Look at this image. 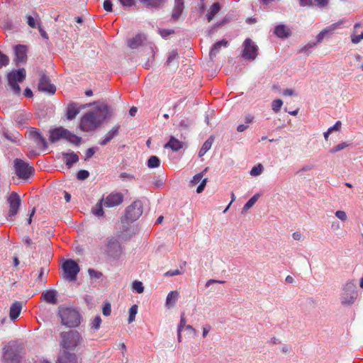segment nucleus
I'll use <instances>...</instances> for the list:
<instances>
[{
	"label": "nucleus",
	"mask_w": 363,
	"mask_h": 363,
	"mask_svg": "<svg viewBox=\"0 0 363 363\" xmlns=\"http://www.w3.org/2000/svg\"><path fill=\"white\" fill-rule=\"evenodd\" d=\"M112 116L111 107L108 104H102L84 114L80 121L79 128L84 132L93 131Z\"/></svg>",
	"instance_id": "obj_1"
},
{
	"label": "nucleus",
	"mask_w": 363,
	"mask_h": 363,
	"mask_svg": "<svg viewBox=\"0 0 363 363\" xmlns=\"http://www.w3.org/2000/svg\"><path fill=\"white\" fill-rule=\"evenodd\" d=\"M58 315L62 324L68 328H76L81 323L82 316L78 311L71 307H59Z\"/></svg>",
	"instance_id": "obj_2"
},
{
	"label": "nucleus",
	"mask_w": 363,
	"mask_h": 363,
	"mask_svg": "<svg viewBox=\"0 0 363 363\" xmlns=\"http://www.w3.org/2000/svg\"><path fill=\"white\" fill-rule=\"evenodd\" d=\"M60 139H65L76 145H79L82 142V138L77 136L67 129L62 127L50 130L49 140L52 143H55Z\"/></svg>",
	"instance_id": "obj_3"
},
{
	"label": "nucleus",
	"mask_w": 363,
	"mask_h": 363,
	"mask_svg": "<svg viewBox=\"0 0 363 363\" xmlns=\"http://www.w3.org/2000/svg\"><path fill=\"white\" fill-rule=\"evenodd\" d=\"M60 345L66 350H74L82 342V337L76 330L62 332Z\"/></svg>",
	"instance_id": "obj_4"
},
{
	"label": "nucleus",
	"mask_w": 363,
	"mask_h": 363,
	"mask_svg": "<svg viewBox=\"0 0 363 363\" xmlns=\"http://www.w3.org/2000/svg\"><path fill=\"white\" fill-rule=\"evenodd\" d=\"M22 347L16 341H11L4 350L3 359L6 363H19Z\"/></svg>",
	"instance_id": "obj_5"
},
{
	"label": "nucleus",
	"mask_w": 363,
	"mask_h": 363,
	"mask_svg": "<svg viewBox=\"0 0 363 363\" xmlns=\"http://www.w3.org/2000/svg\"><path fill=\"white\" fill-rule=\"evenodd\" d=\"M358 296L357 286L353 281H348L343 287L341 303L345 306L352 305Z\"/></svg>",
	"instance_id": "obj_6"
},
{
	"label": "nucleus",
	"mask_w": 363,
	"mask_h": 363,
	"mask_svg": "<svg viewBox=\"0 0 363 363\" xmlns=\"http://www.w3.org/2000/svg\"><path fill=\"white\" fill-rule=\"evenodd\" d=\"M26 72L24 68L13 70L7 74L9 84L16 95L20 94L21 91L18 82H22L26 79Z\"/></svg>",
	"instance_id": "obj_7"
},
{
	"label": "nucleus",
	"mask_w": 363,
	"mask_h": 363,
	"mask_svg": "<svg viewBox=\"0 0 363 363\" xmlns=\"http://www.w3.org/2000/svg\"><path fill=\"white\" fill-rule=\"evenodd\" d=\"M13 167L16 174L20 179H27L33 174L34 168L21 159H15Z\"/></svg>",
	"instance_id": "obj_8"
},
{
	"label": "nucleus",
	"mask_w": 363,
	"mask_h": 363,
	"mask_svg": "<svg viewBox=\"0 0 363 363\" xmlns=\"http://www.w3.org/2000/svg\"><path fill=\"white\" fill-rule=\"evenodd\" d=\"M63 277L69 281H74L79 272V264L73 259H66L62 265Z\"/></svg>",
	"instance_id": "obj_9"
},
{
	"label": "nucleus",
	"mask_w": 363,
	"mask_h": 363,
	"mask_svg": "<svg viewBox=\"0 0 363 363\" xmlns=\"http://www.w3.org/2000/svg\"><path fill=\"white\" fill-rule=\"evenodd\" d=\"M143 203L138 200L134 201L125 209V218L128 222L137 220L143 214Z\"/></svg>",
	"instance_id": "obj_10"
},
{
	"label": "nucleus",
	"mask_w": 363,
	"mask_h": 363,
	"mask_svg": "<svg viewBox=\"0 0 363 363\" xmlns=\"http://www.w3.org/2000/svg\"><path fill=\"white\" fill-rule=\"evenodd\" d=\"M106 252L109 257L118 259L123 253V247L119 240L113 237L108 238Z\"/></svg>",
	"instance_id": "obj_11"
},
{
	"label": "nucleus",
	"mask_w": 363,
	"mask_h": 363,
	"mask_svg": "<svg viewBox=\"0 0 363 363\" xmlns=\"http://www.w3.org/2000/svg\"><path fill=\"white\" fill-rule=\"evenodd\" d=\"M257 45L250 38L245 39L243 43L242 57L245 60H254L257 56Z\"/></svg>",
	"instance_id": "obj_12"
},
{
	"label": "nucleus",
	"mask_w": 363,
	"mask_h": 363,
	"mask_svg": "<svg viewBox=\"0 0 363 363\" xmlns=\"http://www.w3.org/2000/svg\"><path fill=\"white\" fill-rule=\"evenodd\" d=\"M8 202L9 204V211L7 219L13 220V218L18 213L21 205L20 196L17 193L13 191L10 194Z\"/></svg>",
	"instance_id": "obj_13"
},
{
	"label": "nucleus",
	"mask_w": 363,
	"mask_h": 363,
	"mask_svg": "<svg viewBox=\"0 0 363 363\" xmlns=\"http://www.w3.org/2000/svg\"><path fill=\"white\" fill-rule=\"evenodd\" d=\"M38 90L49 94H54L56 91V87L50 82L49 77L42 73L39 79Z\"/></svg>",
	"instance_id": "obj_14"
},
{
	"label": "nucleus",
	"mask_w": 363,
	"mask_h": 363,
	"mask_svg": "<svg viewBox=\"0 0 363 363\" xmlns=\"http://www.w3.org/2000/svg\"><path fill=\"white\" fill-rule=\"evenodd\" d=\"M123 201V195L120 192H112L104 200L105 207L111 208L120 205Z\"/></svg>",
	"instance_id": "obj_15"
},
{
	"label": "nucleus",
	"mask_w": 363,
	"mask_h": 363,
	"mask_svg": "<svg viewBox=\"0 0 363 363\" xmlns=\"http://www.w3.org/2000/svg\"><path fill=\"white\" fill-rule=\"evenodd\" d=\"M30 137L35 141L37 146L43 150L48 148V145L46 139L41 135V133L35 128L30 131Z\"/></svg>",
	"instance_id": "obj_16"
},
{
	"label": "nucleus",
	"mask_w": 363,
	"mask_h": 363,
	"mask_svg": "<svg viewBox=\"0 0 363 363\" xmlns=\"http://www.w3.org/2000/svg\"><path fill=\"white\" fill-rule=\"evenodd\" d=\"M56 363H79V361L75 353L63 350L60 352Z\"/></svg>",
	"instance_id": "obj_17"
},
{
	"label": "nucleus",
	"mask_w": 363,
	"mask_h": 363,
	"mask_svg": "<svg viewBox=\"0 0 363 363\" xmlns=\"http://www.w3.org/2000/svg\"><path fill=\"white\" fill-rule=\"evenodd\" d=\"M27 48L26 46L23 45H16L14 48L16 64L18 65L21 63L26 62L27 60Z\"/></svg>",
	"instance_id": "obj_18"
},
{
	"label": "nucleus",
	"mask_w": 363,
	"mask_h": 363,
	"mask_svg": "<svg viewBox=\"0 0 363 363\" xmlns=\"http://www.w3.org/2000/svg\"><path fill=\"white\" fill-rule=\"evenodd\" d=\"M146 40V35L143 33H138L134 38L127 40L128 46L131 49H137L144 45Z\"/></svg>",
	"instance_id": "obj_19"
},
{
	"label": "nucleus",
	"mask_w": 363,
	"mask_h": 363,
	"mask_svg": "<svg viewBox=\"0 0 363 363\" xmlns=\"http://www.w3.org/2000/svg\"><path fill=\"white\" fill-rule=\"evenodd\" d=\"M57 292L54 289L45 290L42 293L41 298L48 303L55 305L57 303Z\"/></svg>",
	"instance_id": "obj_20"
},
{
	"label": "nucleus",
	"mask_w": 363,
	"mask_h": 363,
	"mask_svg": "<svg viewBox=\"0 0 363 363\" xmlns=\"http://www.w3.org/2000/svg\"><path fill=\"white\" fill-rule=\"evenodd\" d=\"M119 129V125L113 126L112 129L106 134L104 138L99 141V145L101 146L107 145L113 138L118 135Z\"/></svg>",
	"instance_id": "obj_21"
},
{
	"label": "nucleus",
	"mask_w": 363,
	"mask_h": 363,
	"mask_svg": "<svg viewBox=\"0 0 363 363\" xmlns=\"http://www.w3.org/2000/svg\"><path fill=\"white\" fill-rule=\"evenodd\" d=\"M337 26L338 23H333L330 26H328L323 30H321L316 36L315 43H317V44L320 43L325 37L331 35L333 33V31L337 28Z\"/></svg>",
	"instance_id": "obj_22"
},
{
	"label": "nucleus",
	"mask_w": 363,
	"mask_h": 363,
	"mask_svg": "<svg viewBox=\"0 0 363 363\" xmlns=\"http://www.w3.org/2000/svg\"><path fill=\"white\" fill-rule=\"evenodd\" d=\"M184 8V0H174V5L172 13V18L177 21L182 15Z\"/></svg>",
	"instance_id": "obj_23"
},
{
	"label": "nucleus",
	"mask_w": 363,
	"mask_h": 363,
	"mask_svg": "<svg viewBox=\"0 0 363 363\" xmlns=\"http://www.w3.org/2000/svg\"><path fill=\"white\" fill-rule=\"evenodd\" d=\"M80 108L77 103L70 102L67 107L66 116L69 121L73 120L78 115Z\"/></svg>",
	"instance_id": "obj_24"
},
{
	"label": "nucleus",
	"mask_w": 363,
	"mask_h": 363,
	"mask_svg": "<svg viewBox=\"0 0 363 363\" xmlns=\"http://www.w3.org/2000/svg\"><path fill=\"white\" fill-rule=\"evenodd\" d=\"M22 310V303L20 301H15L10 307L9 317L11 320L16 319Z\"/></svg>",
	"instance_id": "obj_25"
},
{
	"label": "nucleus",
	"mask_w": 363,
	"mask_h": 363,
	"mask_svg": "<svg viewBox=\"0 0 363 363\" xmlns=\"http://www.w3.org/2000/svg\"><path fill=\"white\" fill-rule=\"evenodd\" d=\"M274 33L279 38H286L291 34L290 29L284 24L277 26Z\"/></svg>",
	"instance_id": "obj_26"
},
{
	"label": "nucleus",
	"mask_w": 363,
	"mask_h": 363,
	"mask_svg": "<svg viewBox=\"0 0 363 363\" xmlns=\"http://www.w3.org/2000/svg\"><path fill=\"white\" fill-rule=\"evenodd\" d=\"M62 155L68 168H70L74 163L79 161L78 155L74 152L69 153L62 152Z\"/></svg>",
	"instance_id": "obj_27"
},
{
	"label": "nucleus",
	"mask_w": 363,
	"mask_h": 363,
	"mask_svg": "<svg viewBox=\"0 0 363 363\" xmlns=\"http://www.w3.org/2000/svg\"><path fill=\"white\" fill-rule=\"evenodd\" d=\"M228 45V42L225 39L216 42L215 44H213V45L211 48L210 53H209L210 57L211 59L215 57L216 56V55L220 52L221 47L222 46L227 47Z\"/></svg>",
	"instance_id": "obj_28"
},
{
	"label": "nucleus",
	"mask_w": 363,
	"mask_h": 363,
	"mask_svg": "<svg viewBox=\"0 0 363 363\" xmlns=\"http://www.w3.org/2000/svg\"><path fill=\"white\" fill-rule=\"evenodd\" d=\"M183 147V143L174 137L172 136L169 142L164 145V148H170L173 151H179Z\"/></svg>",
	"instance_id": "obj_29"
},
{
	"label": "nucleus",
	"mask_w": 363,
	"mask_h": 363,
	"mask_svg": "<svg viewBox=\"0 0 363 363\" xmlns=\"http://www.w3.org/2000/svg\"><path fill=\"white\" fill-rule=\"evenodd\" d=\"M220 10V5L218 2L212 4L206 14V18L208 22H211L213 18Z\"/></svg>",
	"instance_id": "obj_30"
},
{
	"label": "nucleus",
	"mask_w": 363,
	"mask_h": 363,
	"mask_svg": "<svg viewBox=\"0 0 363 363\" xmlns=\"http://www.w3.org/2000/svg\"><path fill=\"white\" fill-rule=\"evenodd\" d=\"M144 4L147 9H159L165 0H139Z\"/></svg>",
	"instance_id": "obj_31"
},
{
	"label": "nucleus",
	"mask_w": 363,
	"mask_h": 363,
	"mask_svg": "<svg viewBox=\"0 0 363 363\" xmlns=\"http://www.w3.org/2000/svg\"><path fill=\"white\" fill-rule=\"evenodd\" d=\"M104 198L102 197L99 201L96 203V204L92 208L91 212L94 215H95L97 217H101L104 216V209L103 206L104 204Z\"/></svg>",
	"instance_id": "obj_32"
},
{
	"label": "nucleus",
	"mask_w": 363,
	"mask_h": 363,
	"mask_svg": "<svg viewBox=\"0 0 363 363\" xmlns=\"http://www.w3.org/2000/svg\"><path fill=\"white\" fill-rule=\"evenodd\" d=\"M179 298V293L176 291H170L166 298V306L169 308L175 304Z\"/></svg>",
	"instance_id": "obj_33"
},
{
	"label": "nucleus",
	"mask_w": 363,
	"mask_h": 363,
	"mask_svg": "<svg viewBox=\"0 0 363 363\" xmlns=\"http://www.w3.org/2000/svg\"><path fill=\"white\" fill-rule=\"evenodd\" d=\"M213 142V137H210L208 140H206L204 142L199 152V156L200 157H203L207 152V151H208L211 149Z\"/></svg>",
	"instance_id": "obj_34"
},
{
	"label": "nucleus",
	"mask_w": 363,
	"mask_h": 363,
	"mask_svg": "<svg viewBox=\"0 0 363 363\" xmlns=\"http://www.w3.org/2000/svg\"><path fill=\"white\" fill-rule=\"evenodd\" d=\"M259 197V195L257 194H255L254 196H252L247 201V203L244 205V206L242 208V213H243L244 212H245L247 210H249L251 207H252L254 206V204L256 203V201H257Z\"/></svg>",
	"instance_id": "obj_35"
},
{
	"label": "nucleus",
	"mask_w": 363,
	"mask_h": 363,
	"mask_svg": "<svg viewBox=\"0 0 363 363\" xmlns=\"http://www.w3.org/2000/svg\"><path fill=\"white\" fill-rule=\"evenodd\" d=\"M4 137L11 141L13 143H18L20 141V139L21 138V135L18 132H16L14 133H9L7 132H5L4 133Z\"/></svg>",
	"instance_id": "obj_36"
},
{
	"label": "nucleus",
	"mask_w": 363,
	"mask_h": 363,
	"mask_svg": "<svg viewBox=\"0 0 363 363\" xmlns=\"http://www.w3.org/2000/svg\"><path fill=\"white\" fill-rule=\"evenodd\" d=\"M147 164L149 168H157L160 165V160L158 157L152 155L148 159Z\"/></svg>",
	"instance_id": "obj_37"
},
{
	"label": "nucleus",
	"mask_w": 363,
	"mask_h": 363,
	"mask_svg": "<svg viewBox=\"0 0 363 363\" xmlns=\"http://www.w3.org/2000/svg\"><path fill=\"white\" fill-rule=\"evenodd\" d=\"M101 323V317L99 315L96 316L90 323L91 329H92L94 331H97L100 328Z\"/></svg>",
	"instance_id": "obj_38"
},
{
	"label": "nucleus",
	"mask_w": 363,
	"mask_h": 363,
	"mask_svg": "<svg viewBox=\"0 0 363 363\" xmlns=\"http://www.w3.org/2000/svg\"><path fill=\"white\" fill-rule=\"evenodd\" d=\"M138 313V306L133 305L129 309V316H128V323H130L133 322L135 319V315Z\"/></svg>",
	"instance_id": "obj_39"
},
{
	"label": "nucleus",
	"mask_w": 363,
	"mask_h": 363,
	"mask_svg": "<svg viewBox=\"0 0 363 363\" xmlns=\"http://www.w3.org/2000/svg\"><path fill=\"white\" fill-rule=\"evenodd\" d=\"M207 170H208V168L206 167L203 172L194 175L190 182L191 185L197 184L202 179L204 174L207 172Z\"/></svg>",
	"instance_id": "obj_40"
},
{
	"label": "nucleus",
	"mask_w": 363,
	"mask_h": 363,
	"mask_svg": "<svg viewBox=\"0 0 363 363\" xmlns=\"http://www.w3.org/2000/svg\"><path fill=\"white\" fill-rule=\"evenodd\" d=\"M282 105L283 101L281 99H275L272 103V108L275 113H278L280 111Z\"/></svg>",
	"instance_id": "obj_41"
},
{
	"label": "nucleus",
	"mask_w": 363,
	"mask_h": 363,
	"mask_svg": "<svg viewBox=\"0 0 363 363\" xmlns=\"http://www.w3.org/2000/svg\"><path fill=\"white\" fill-rule=\"evenodd\" d=\"M132 288L138 294H141L144 291V286L143 285V283L140 281H133Z\"/></svg>",
	"instance_id": "obj_42"
},
{
	"label": "nucleus",
	"mask_w": 363,
	"mask_h": 363,
	"mask_svg": "<svg viewBox=\"0 0 363 363\" xmlns=\"http://www.w3.org/2000/svg\"><path fill=\"white\" fill-rule=\"evenodd\" d=\"M263 171V166L261 164H259L257 166H254L250 170V174L252 176H258L262 174Z\"/></svg>",
	"instance_id": "obj_43"
},
{
	"label": "nucleus",
	"mask_w": 363,
	"mask_h": 363,
	"mask_svg": "<svg viewBox=\"0 0 363 363\" xmlns=\"http://www.w3.org/2000/svg\"><path fill=\"white\" fill-rule=\"evenodd\" d=\"M349 146V144L345 143V142H343V143H340L339 145L335 146L334 147H333L330 152L331 153H335V152H339L345 148H346L347 147Z\"/></svg>",
	"instance_id": "obj_44"
},
{
	"label": "nucleus",
	"mask_w": 363,
	"mask_h": 363,
	"mask_svg": "<svg viewBox=\"0 0 363 363\" xmlns=\"http://www.w3.org/2000/svg\"><path fill=\"white\" fill-rule=\"evenodd\" d=\"M9 62V59L7 55H4L0 50V68L6 66Z\"/></svg>",
	"instance_id": "obj_45"
},
{
	"label": "nucleus",
	"mask_w": 363,
	"mask_h": 363,
	"mask_svg": "<svg viewBox=\"0 0 363 363\" xmlns=\"http://www.w3.org/2000/svg\"><path fill=\"white\" fill-rule=\"evenodd\" d=\"M89 176V173L87 170L82 169L79 170L77 174V177L79 180H84Z\"/></svg>",
	"instance_id": "obj_46"
},
{
	"label": "nucleus",
	"mask_w": 363,
	"mask_h": 363,
	"mask_svg": "<svg viewBox=\"0 0 363 363\" xmlns=\"http://www.w3.org/2000/svg\"><path fill=\"white\" fill-rule=\"evenodd\" d=\"M119 178L123 181V182H126V181H131L133 180L135 177H134V175L131 174H129V173H127V172H122L119 175Z\"/></svg>",
	"instance_id": "obj_47"
},
{
	"label": "nucleus",
	"mask_w": 363,
	"mask_h": 363,
	"mask_svg": "<svg viewBox=\"0 0 363 363\" xmlns=\"http://www.w3.org/2000/svg\"><path fill=\"white\" fill-rule=\"evenodd\" d=\"M317 45V43L315 42H309L306 45H305L304 46H303L301 49H300V52H307L309 49H311V48H315V46Z\"/></svg>",
	"instance_id": "obj_48"
},
{
	"label": "nucleus",
	"mask_w": 363,
	"mask_h": 363,
	"mask_svg": "<svg viewBox=\"0 0 363 363\" xmlns=\"http://www.w3.org/2000/svg\"><path fill=\"white\" fill-rule=\"evenodd\" d=\"M88 273L91 278H94L96 279H99L102 277V273L100 272H97L93 269H89L88 270Z\"/></svg>",
	"instance_id": "obj_49"
},
{
	"label": "nucleus",
	"mask_w": 363,
	"mask_h": 363,
	"mask_svg": "<svg viewBox=\"0 0 363 363\" xmlns=\"http://www.w3.org/2000/svg\"><path fill=\"white\" fill-rule=\"evenodd\" d=\"M177 57H178V53H177V52L176 50H172V51L170 52V54H169V57H168V58H167V62H166L167 65H171V63H172L174 60H176Z\"/></svg>",
	"instance_id": "obj_50"
},
{
	"label": "nucleus",
	"mask_w": 363,
	"mask_h": 363,
	"mask_svg": "<svg viewBox=\"0 0 363 363\" xmlns=\"http://www.w3.org/2000/svg\"><path fill=\"white\" fill-rule=\"evenodd\" d=\"M223 24V21L219 22L213 25L212 27H211L208 30V35H211L214 33H216L218 28H220Z\"/></svg>",
	"instance_id": "obj_51"
},
{
	"label": "nucleus",
	"mask_w": 363,
	"mask_h": 363,
	"mask_svg": "<svg viewBox=\"0 0 363 363\" xmlns=\"http://www.w3.org/2000/svg\"><path fill=\"white\" fill-rule=\"evenodd\" d=\"M363 39V31L360 35H355L354 33L351 35V40L352 43L357 44Z\"/></svg>",
	"instance_id": "obj_52"
},
{
	"label": "nucleus",
	"mask_w": 363,
	"mask_h": 363,
	"mask_svg": "<svg viewBox=\"0 0 363 363\" xmlns=\"http://www.w3.org/2000/svg\"><path fill=\"white\" fill-rule=\"evenodd\" d=\"M335 216L342 221H345L347 219V214L344 211H337L335 212Z\"/></svg>",
	"instance_id": "obj_53"
},
{
	"label": "nucleus",
	"mask_w": 363,
	"mask_h": 363,
	"mask_svg": "<svg viewBox=\"0 0 363 363\" xmlns=\"http://www.w3.org/2000/svg\"><path fill=\"white\" fill-rule=\"evenodd\" d=\"M158 31L162 38H167L169 35L174 33V31L173 30H169V29H159Z\"/></svg>",
	"instance_id": "obj_54"
},
{
	"label": "nucleus",
	"mask_w": 363,
	"mask_h": 363,
	"mask_svg": "<svg viewBox=\"0 0 363 363\" xmlns=\"http://www.w3.org/2000/svg\"><path fill=\"white\" fill-rule=\"evenodd\" d=\"M103 314L106 316H108L111 312V306L110 303H106L103 307Z\"/></svg>",
	"instance_id": "obj_55"
},
{
	"label": "nucleus",
	"mask_w": 363,
	"mask_h": 363,
	"mask_svg": "<svg viewBox=\"0 0 363 363\" xmlns=\"http://www.w3.org/2000/svg\"><path fill=\"white\" fill-rule=\"evenodd\" d=\"M299 5L302 7H311L313 6V0H298Z\"/></svg>",
	"instance_id": "obj_56"
},
{
	"label": "nucleus",
	"mask_w": 363,
	"mask_h": 363,
	"mask_svg": "<svg viewBox=\"0 0 363 363\" xmlns=\"http://www.w3.org/2000/svg\"><path fill=\"white\" fill-rule=\"evenodd\" d=\"M206 183H207V178H205L201 180V184L198 186V187L196 189V192L198 194H201V192H203V191L204 190V188L206 185Z\"/></svg>",
	"instance_id": "obj_57"
},
{
	"label": "nucleus",
	"mask_w": 363,
	"mask_h": 363,
	"mask_svg": "<svg viewBox=\"0 0 363 363\" xmlns=\"http://www.w3.org/2000/svg\"><path fill=\"white\" fill-rule=\"evenodd\" d=\"M186 318L184 317V313H182V315H181V320H180V323L178 325V328H177V330H181L182 331V330L186 328Z\"/></svg>",
	"instance_id": "obj_58"
},
{
	"label": "nucleus",
	"mask_w": 363,
	"mask_h": 363,
	"mask_svg": "<svg viewBox=\"0 0 363 363\" xmlns=\"http://www.w3.org/2000/svg\"><path fill=\"white\" fill-rule=\"evenodd\" d=\"M26 120V118L23 113L17 114L15 117V121L16 123L19 124H23L25 123V121Z\"/></svg>",
	"instance_id": "obj_59"
},
{
	"label": "nucleus",
	"mask_w": 363,
	"mask_h": 363,
	"mask_svg": "<svg viewBox=\"0 0 363 363\" xmlns=\"http://www.w3.org/2000/svg\"><path fill=\"white\" fill-rule=\"evenodd\" d=\"M124 7H130L134 5L135 0H118Z\"/></svg>",
	"instance_id": "obj_60"
},
{
	"label": "nucleus",
	"mask_w": 363,
	"mask_h": 363,
	"mask_svg": "<svg viewBox=\"0 0 363 363\" xmlns=\"http://www.w3.org/2000/svg\"><path fill=\"white\" fill-rule=\"evenodd\" d=\"M182 272L179 269L169 270L164 274L166 277H173L182 274Z\"/></svg>",
	"instance_id": "obj_61"
},
{
	"label": "nucleus",
	"mask_w": 363,
	"mask_h": 363,
	"mask_svg": "<svg viewBox=\"0 0 363 363\" xmlns=\"http://www.w3.org/2000/svg\"><path fill=\"white\" fill-rule=\"evenodd\" d=\"M104 9L108 12L112 11V2L111 0H105L104 2Z\"/></svg>",
	"instance_id": "obj_62"
},
{
	"label": "nucleus",
	"mask_w": 363,
	"mask_h": 363,
	"mask_svg": "<svg viewBox=\"0 0 363 363\" xmlns=\"http://www.w3.org/2000/svg\"><path fill=\"white\" fill-rule=\"evenodd\" d=\"M27 23L30 28H35L36 27L35 20L31 16H27Z\"/></svg>",
	"instance_id": "obj_63"
},
{
	"label": "nucleus",
	"mask_w": 363,
	"mask_h": 363,
	"mask_svg": "<svg viewBox=\"0 0 363 363\" xmlns=\"http://www.w3.org/2000/svg\"><path fill=\"white\" fill-rule=\"evenodd\" d=\"M341 122L340 121H337L334 125L331 126L330 128H329L328 130H329V132L332 133L333 131L334 130H340V128H341Z\"/></svg>",
	"instance_id": "obj_64"
}]
</instances>
